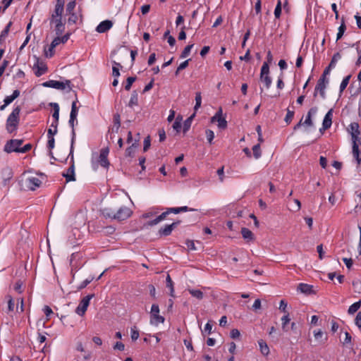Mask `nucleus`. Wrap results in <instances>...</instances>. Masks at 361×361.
Masks as SVG:
<instances>
[{
  "mask_svg": "<svg viewBox=\"0 0 361 361\" xmlns=\"http://www.w3.org/2000/svg\"><path fill=\"white\" fill-rule=\"evenodd\" d=\"M64 8L54 7L49 18L51 27H54L56 35H61L65 30V20H63Z\"/></svg>",
  "mask_w": 361,
  "mask_h": 361,
  "instance_id": "f257e3e1",
  "label": "nucleus"
},
{
  "mask_svg": "<svg viewBox=\"0 0 361 361\" xmlns=\"http://www.w3.org/2000/svg\"><path fill=\"white\" fill-rule=\"evenodd\" d=\"M20 111L21 107L17 106L8 115L6 122V129L8 133H13L17 130L20 123Z\"/></svg>",
  "mask_w": 361,
  "mask_h": 361,
  "instance_id": "f03ea898",
  "label": "nucleus"
},
{
  "mask_svg": "<svg viewBox=\"0 0 361 361\" xmlns=\"http://www.w3.org/2000/svg\"><path fill=\"white\" fill-rule=\"evenodd\" d=\"M109 153V147L102 148L100 150L99 155L98 157V159L97 160V163H94L92 161V168L94 171H97L98 169V164H99L101 166L108 169L110 165V162L108 160V154Z\"/></svg>",
  "mask_w": 361,
  "mask_h": 361,
  "instance_id": "7ed1b4c3",
  "label": "nucleus"
},
{
  "mask_svg": "<svg viewBox=\"0 0 361 361\" xmlns=\"http://www.w3.org/2000/svg\"><path fill=\"white\" fill-rule=\"evenodd\" d=\"M42 85L60 90H63L68 87V91L71 90V81L68 80H66L64 82L50 80L42 83Z\"/></svg>",
  "mask_w": 361,
  "mask_h": 361,
  "instance_id": "20e7f679",
  "label": "nucleus"
},
{
  "mask_svg": "<svg viewBox=\"0 0 361 361\" xmlns=\"http://www.w3.org/2000/svg\"><path fill=\"white\" fill-rule=\"evenodd\" d=\"M23 143V140L22 139H12L8 140L4 147V151L6 153H12V152H18L20 148V146Z\"/></svg>",
  "mask_w": 361,
  "mask_h": 361,
  "instance_id": "39448f33",
  "label": "nucleus"
},
{
  "mask_svg": "<svg viewBox=\"0 0 361 361\" xmlns=\"http://www.w3.org/2000/svg\"><path fill=\"white\" fill-rule=\"evenodd\" d=\"M269 66L268 63L264 62L260 73V80L265 85V87L269 89L272 83V80L271 77L269 75Z\"/></svg>",
  "mask_w": 361,
  "mask_h": 361,
  "instance_id": "423d86ee",
  "label": "nucleus"
},
{
  "mask_svg": "<svg viewBox=\"0 0 361 361\" xmlns=\"http://www.w3.org/2000/svg\"><path fill=\"white\" fill-rule=\"evenodd\" d=\"M151 320L152 324L158 325L160 323L164 322V317L159 315V307L157 304H153L151 307Z\"/></svg>",
  "mask_w": 361,
  "mask_h": 361,
  "instance_id": "0eeeda50",
  "label": "nucleus"
},
{
  "mask_svg": "<svg viewBox=\"0 0 361 361\" xmlns=\"http://www.w3.org/2000/svg\"><path fill=\"white\" fill-rule=\"evenodd\" d=\"M94 297V294L87 295L84 297L78 306L75 309V313L80 316H83L87 311V309L90 305V300Z\"/></svg>",
  "mask_w": 361,
  "mask_h": 361,
  "instance_id": "6e6552de",
  "label": "nucleus"
},
{
  "mask_svg": "<svg viewBox=\"0 0 361 361\" xmlns=\"http://www.w3.org/2000/svg\"><path fill=\"white\" fill-rule=\"evenodd\" d=\"M75 122L76 123V124L78 123L77 116L70 115V119H69L68 123H69L70 126L72 128V132H71L72 138H71V144L69 156L71 157L72 159H73V150H74L73 145H74L75 140V131L74 129Z\"/></svg>",
  "mask_w": 361,
  "mask_h": 361,
  "instance_id": "1a4fd4ad",
  "label": "nucleus"
},
{
  "mask_svg": "<svg viewBox=\"0 0 361 361\" xmlns=\"http://www.w3.org/2000/svg\"><path fill=\"white\" fill-rule=\"evenodd\" d=\"M131 214V209L126 206H123L121 207L116 212V219L118 221H123L129 218Z\"/></svg>",
  "mask_w": 361,
  "mask_h": 361,
  "instance_id": "9d476101",
  "label": "nucleus"
},
{
  "mask_svg": "<svg viewBox=\"0 0 361 361\" xmlns=\"http://www.w3.org/2000/svg\"><path fill=\"white\" fill-rule=\"evenodd\" d=\"M218 122V127L220 129H225L227 127V121L222 117V109H220L212 118V122Z\"/></svg>",
  "mask_w": 361,
  "mask_h": 361,
  "instance_id": "9b49d317",
  "label": "nucleus"
},
{
  "mask_svg": "<svg viewBox=\"0 0 361 361\" xmlns=\"http://www.w3.org/2000/svg\"><path fill=\"white\" fill-rule=\"evenodd\" d=\"M180 224V221H177L172 223L171 224L165 225L164 227L161 228L159 230V235H162V236H168V235H171L172 231L175 228H176L177 226L179 225Z\"/></svg>",
  "mask_w": 361,
  "mask_h": 361,
  "instance_id": "f8f14e48",
  "label": "nucleus"
},
{
  "mask_svg": "<svg viewBox=\"0 0 361 361\" xmlns=\"http://www.w3.org/2000/svg\"><path fill=\"white\" fill-rule=\"evenodd\" d=\"M49 105L54 109V113L52 114L54 121L51 123V127L54 128V130H57L59 119V106L57 103L54 102L50 103Z\"/></svg>",
  "mask_w": 361,
  "mask_h": 361,
  "instance_id": "ddd939ff",
  "label": "nucleus"
},
{
  "mask_svg": "<svg viewBox=\"0 0 361 361\" xmlns=\"http://www.w3.org/2000/svg\"><path fill=\"white\" fill-rule=\"evenodd\" d=\"M42 184V181L37 177H30L26 179V186L30 190H35Z\"/></svg>",
  "mask_w": 361,
  "mask_h": 361,
  "instance_id": "4468645a",
  "label": "nucleus"
},
{
  "mask_svg": "<svg viewBox=\"0 0 361 361\" xmlns=\"http://www.w3.org/2000/svg\"><path fill=\"white\" fill-rule=\"evenodd\" d=\"M113 26L111 20H106L102 21L96 27V31L99 33H104L110 30Z\"/></svg>",
  "mask_w": 361,
  "mask_h": 361,
  "instance_id": "2eb2a0df",
  "label": "nucleus"
},
{
  "mask_svg": "<svg viewBox=\"0 0 361 361\" xmlns=\"http://www.w3.org/2000/svg\"><path fill=\"white\" fill-rule=\"evenodd\" d=\"M57 133V130H51L49 129L47 130V137H48V142H47V147L49 149H52L55 146V140L54 137V135Z\"/></svg>",
  "mask_w": 361,
  "mask_h": 361,
  "instance_id": "dca6fc26",
  "label": "nucleus"
},
{
  "mask_svg": "<svg viewBox=\"0 0 361 361\" xmlns=\"http://www.w3.org/2000/svg\"><path fill=\"white\" fill-rule=\"evenodd\" d=\"M317 111V107H312L311 108L309 111L307 112L306 118L305 121L303 122L302 125L305 126H312L313 122L312 121V116L315 114Z\"/></svg>",
  "mask_w": 361,
  "mask_h": 361,
  "instance_id": "f3484780",
  "label": "nucleus"
},
{
  "mask_svg": "<svg viewBox=\"0 0 361 361\" xmlns=\"http://www.w3.org/2000/svg\"><path fill=\"white\" fill-rule=\"evenodd\" d=\"M327 85H328L327 83H322V82H317V85L314 89V96L316 97L317 92H319L320 96L323 99H325V97H326L325 90L326 88Z\"/></svg>",
  "mask_w": 361,
  "mask_h": 361,
  "instance_id": "a211bd4d",
  "label": "nucleus"
},
{
  "mask_svg": "<svg viewBox=\"0 0 361 361\" xmlns=\"http://www.w3.org/2000/svg\"><path fill=\"white\" fill-rule=\"evenodd\" d=\"M332 111H333V110L330 109L324 118L322 126L324 130L329 128L331 126Z\"/></svg>",
  "mask_w": 361,
  "mask_h": 361,
  "instance_id": "6ab92c4d",
  "label": "nucleus"
},
{
  "mask_svg": "<svg viewBox=\"0 0 361 361\" xmlns=\"http://www.w3.org/2000/svg\"><path fill=\"white\" fill-rule=\"evenodd\" d=\"M113 122H114V125H113L112 128H111V133H117L121 127V117L118 114H116L114 115ZM109 131H110V130H109Z\"/></svg>",
  "mask_w": 361,
  "mask_h": 361,
  "instance_id": "aec40b11",
  "label": "nucleus"
},
{
  "mask_svg": "<svg viewBox=\"0 0 361 361\" xmlns=\"http://www.w3.org/2000/svg\"><path fill=\"white\" fill-rule=\"evenodd\" d=\"M63 176L66 177V181H73L75 180V173H74V164L73 163L72 165L68 168L66 173H63Z\"/></svg>",
  "mask_w": 361,
  "mask_h": 361,
  "instance_id": "412c9836",
  "label": "nucleus"
},
{
  "mask_svg": "<svg viewBox=\"0 0 361 361\" xmlns=\"http://www.w3.org/2000/svg\"><path fill=\"white\" fill-rule=\"evenodd\" d=\"M352 153L358 165L361 164V152L359 150V146L353 145Z\"/></svg>",
  "mask_w": 361,
  "mask_h": 361,
  "instance_id": "4be33fe9",
  "label": "nucleus"
},
{
  "mask_svg": "<svg viewBox=\"0 0 361 361\" xmlns=\"http://www.w3.org/2000/svg\"><path fill=\"white\" fill-rule=\"evenodd\" d=\"M312 288L313 286L307 283H300L298 286V290H300L301 293H305V294H310L312 293Z\"/></svg>",
  "mask_w": 361,
  "mask_h": 361,
  "instance_id": "5701e85b",
  "label": "nucleus"
},
{
  "mask_svg": "<svg viewBox=\"0 0 361 361\" xmlns=\"http://www.w3.org/2000/svg\"><path fill=\"white\" fill-rule=\"evenodd\" d=\"M20 95V91L16 90L13 92L12 94L10 96H6L4 100V102L6 103V105H9L14 99L18 97Z\"/></svg>",
  "mask_w": 361,
  "mask_h": 361,
  "instance_id": "b1692460",
  "label": "nucleus"
},
{
  "mask_svg": "<svg viewBox=\"0 0 361 361\" xmlns=\"http://www.w3.org/2000/svg\"><path fill=\"white\" fill-rule=\"evenodd\" d=\"M241 234L243 235V238L245 240H254V235H253L252 232L247 228H243L241 229Z\"/></svg>",
  "mask_w": 361,
  "mask_h": 361,
  "instance_id": "393cba45",
  "label": "nucleus"
},
{
  "mask_svg": "<svg viewBox=\"0 0 361 361\" xmlns=\"http://www.w3.org/2000/svg\"><path fill=\"white\" fill-rule=\"evenodd\" d=\"M138 104V95L136 91H133L131 94V97L130 101L128 102V106L130 108H133L134 106H137Z\"/></svg>",
  "mask_w": 361,
  "mask_h": 361,
  "instance_id": "a878e982",
  "label": "nucleus"
},
{
  "mask_svg": "<svg viewBox=\"0 0 361 361\" xmlns=\"http://www.w3.org/2000/svg\"><path fill=\"white\" fill-rule=\"evenodd\" d=\"M258 343L262 354L264 355H268L269 353V348L266 342L263 340H260L258 341Z\"/></svg>",
  "mask_w": 361,
  "mask_h": 361,
  "instance_id": "bb28decb",
  "label": "nucleus"
},
{
  "mask_svg": "<svg viewBox=\"0 0 361 361\" xmlns=\"http://www.w3.org/2000/svg\"><path fill=\"white\" fill-rule=\"evenodd\" d=\"M348 130L350 135L360 134V131L359 130V124L357 122L351 123L348 126Z\"/></svg>",
  "mask_w": 361,
  "mask_h": 361,
  "instance_id": "cd10ccee",
  "label": "nucleus"
},
{
  "mask_svg": "<svg viewBox=\"0 0 361 361\" xmlns=\"http://www.w3.org/2000/svg\"><path fill=\"white\" fill-rule=\"evenodd\" d=\"M11 25H12V22L10 21L6 25L5 28L1 31V35H0V44L2 43L3 42H4V40L6 39V38L9 32V30H10Z\"/></svg>",
  "mask_w": 361,
  "mask_h": 361,
  "instance_id": "c85d7f7f",
  "label": "nucleus"
},
{
  "mask_svg": "<svg viewBox=\"0 0 361 361\" xmlns=\"http://www.w3.org/2000/svg\"><path fill=\"white\" fill-rule=\"evenodd\" d=\"M345 30H346V26L345 24V20H344V18H342L341 24L338 27V31L337 33L336 41L339 40L343 37Z\"/></svg>",
  "mask_w": 361,
  "mask_h": 361,
  "instance_id": "c756f323",
  "label": "nucleus"
},
{
  "mask_svg": "<svg viewBox=\"0 0 361 361\" xmlns=\"http://www.w3.org/2000/svg\"><path fill=\"white\" fill-rule=\"evenodd\" d=\"M361 306V300H359L358 302H356L351 305L348 310V312L349 314H355L360 307Z\"/></svg>",
  "mask_w": 361,
  "mask_h": 361,
  "instance_id": "7c9ffc66",
  "label": "nucleus"
},
{
  "mask_svg": "<svg viewBox=\"0 0 361 361\" xmlns=\"http://www.w3.org/2000/svg\"><path fill=\"white\" fill-rule=\"evenodd\" d=\"M166 287L170 288V295L171 297H174V288L173 283L169 274H167L166 279Z\"/></svg>",
  "mask_w": 361,
  "mask_h": 361,
  "instance_id": "2f4dec72",
  "label": "nucleus"
},
{
  "mask_svg": "<svg viewBox=\"0 0 361 361\" xmlns=\"http://www.w3.org/2000/svg\"><path fill=\"white\" fill-rule=\"evenodd\" d=\"M102 214L106 218H111L116 219V212L113 211L111 209L106 208L103 209Z\"/></svg>",
  "mask_w": 361,
  "mask_h": 361,
  "instance_id": "473e14b6",
  "label": "nucleus"
},
{
  "mask_svg": "<svg viewBox=\"0 0 361 361\" xmlns=\"http://www.w3.org/2000/svg\"><path fill=\"white\" fill-rule=\"evenodd\" d=\"M350 77H351V75H348L343 79V80L340 85V93H342L343 92V90L346 88L347 85L349 83Z\"/></svg>",
  "mask_w": 361,
  "mask_h": 361,
  "instance_id": "72a5a7b5",
  "label": "nucleus"
},
{
  "mask_svg": "<svg viewBox=\"0 0 361 361\" xmlns=\"http://www.w3.org/2000/svg\"><path fill=\"white\" fill-rule=\"evenodd\" d=\"M6 298L8 299V312H13L16 307L14 300L11 295H7Z\"/></svg>",
  "mask_w": 361,
  "mask_h": 361,
  "instance_id": "f704fd0d",
  "label": "nucleus"
},
{
  "mask_svg": "<svg viewBox=\"0 0 361 361\" xmlns=\"http://www.w3.org/2000/svg\"><path fill=\"white\" fill-rule=\"evenodd\" d=\"M188 291L193 297L199 300L203 298V293L200 290L188 289Z\"/></svg>",
  "mask_w": 361,
  "mask_h": 361,
  "instance_id": "c9c22d12",
  "label": "nucleus"
},
{
  "mask_svg": "<svg viewBox=\"0 0 361 361\" xmlns=\"http://www.w3.org/2000/svg\"><path fill=\"white\" fill-rule=\"evenodd\" d=\"M195 117V114H193L192 116H190L188 118H187L183 124V132L186 133L191 126V122L193 118Z\"/></svg>",
  "mask_w": 361,
  "mask_h": 361,
  "instance_id": "e433bc0d",
  "label": "nucleus"
},
{
  "mask_svg": "<svg viewBox=\"0 0 361 361\" xmlns=\"http://www.w3.org/2000/svg\"><path fill=\"white\" fill-rule=\"evenodd\" d=\"M119 67H122L119 63L114 61V66L112 68V75L115 78H118L120 75V72L118 70Z\"/></svg>",
  "mask_w": 361,
  "mask_h": 361,
  "instance_id": "4c0bfd02",
  "label": "nucleus"
},
{
  "mask_svg": "<svg viewBox=\"0 0 361 361\" xmlns=\"http://www.w3.org/2000/svg\"><path fill=\"white\" fill-rule=\"evenodd\" d=\"M252 151H253V155H254L255 158L259 159L262 155V152H261V149H260V144L259 143V144L254 145L252 147Z\"/></svg>",
  "mask_w": 361,
  "mask_h": 361,
  "instance_id": "58836bf2",
  "label": "nucleus"
},
{
  "mask_svg": "<svg viewBox=\"0 0 361 361\" xmlns=\"http://www.w3.org/2000/svg\"><path fill=\"white\" fill-rule=\"evenodd\" d=\"M47 71V68L44 64L37 65V71L35 72L37 76H40L44 74Z\"/></svg>",
  "mask_w": 361,
  "mask_h": 361,
  "instance_id": "ea45409f",
  "label": "nucleus"
},
{
  "mask_svg": "<svg viewBox=\"0 0 361 361\" xmlns=\"http://www.w3.org/2000/svg\"><path fill=\"white\" fill-rule=\"evenodd\" d=\"M201 104H202L201 93L196 92V94H195V105L194 107V109L195 111L201 106Z\"/></svg>",
  "mask_w": 361,
  "mask_h": 361,
  "instance_id": "a19ab883",
  "label": "nucleus"
},
{
  "mask_svg": "<svg viewBox=\"0 0 361 361\" xmlns=\"http://www.w3.org/2000/svg\"><path fill=\"white\" fill-rule=\"evenodd\" d=\"M193 46H194V44H191L186 46L180 54V58H182V59L186 58L190 54V52L192 48L193 47Z\"/></svg>",
  "mask_w": 361,
  "mask_h": 361,
  "instance_id": "79ce46f5",
  "label": "nucleus"
},
{
  "mask_svg": "<svg viewBox=\"0 0 361 361\" xmlns=\"http://www.w3.org/2000/svg\"><path fill=\"white\" fill-rule=\"evenodd\" d=\"M75 6H76L75 1H71L68 2L66 5V8L67 14L74 13L73 10H74Z\"/></svg>",
  "mask_w": 361,
  "mask_h": 361,
  "instance_id": "37998d69",
  "label": "nucleus"
},
{
  "mask_svg": "<svg viewBox=\"0 0 361 361\" xmlns=\"http://www.w3.org/2000/svg\"><path fill=\"white\" fill-rule=\"evenodd\" d=\"M341 58V55L339 52L334 54L331 61L329 63L330 67L334 68L337 61Z\"/></svg>",
  "mask_w": 361,
  "mask_h": 361,
  "instance_id": "c03bdc74",
  "label": "nucleus"
},
{
  "mask_svg": "<svg viewBox=\"0 0 361 361\" xmlns=\"http://www.w3.org/2000/svg\"><path fill=\"white\" fill-rule=\"evenodd\" d=\"M282 322V329L284 331H287L286 325L290 322L289 314L287 313L281 318Z\"/></svg>",
  "mask_w": 361,
  "mask_h": 361,
  "instance_id": "a18cd8bd",
  "label": "nucleus"
},
{
  "mask_svg": "<svg viewBox=\"0 0 361 361\" xmlns=\"http://www.w3.org/2000/svg\"><path fill=\"white\" fill-rule=\"evenodd\" d=\"M281 14V1L279 0L274 10V16L276 18H279Z\"/></svg>",
  "mask_w": 361,
  "mask_h": 361,
  "instance_id": "49530a36",
  "label": "nucleus"
},
{
  "mask_svg": "<svg viewBox=\"0 0 361 361\" xmlns=\"http://www.w3.org/2000/svg\"><path fill=\"white\" fill-rule=\"evenodd\" d=\"M77 102H78V99H76L75 101L73 102L72 105H71V111L70 115L78 116V108L76 106Z\"/></svg>",
  "mask_w": 361,
  "mask_h": 361,
  "instance_id": "de8ad7c7",
  "label": "nucleus"
},
{
  "mask_svg": "<svg viewBox=\"0 0 361 361\" xmlns=\"http://www.w3.org/2000/svg\"><path fill=\"white\" fill-rule=\"evenodd\" d=\"M136 80V77H128L126 80V84L125 85L126 90H130L133 83Z\"/></svg>",
  "mask_w": 361,
  "mask_h": 361,
  "instance_id": "09e8293b",
  "label": "nucleus"
},
{
  "mask_svg": "<svg viewBox=\"0 0 361 361\" xmlns=\"http://www.w3.org/2000/svg\"><path fill=\"white\" fill-rule=\"evenodd\" d=\"M294 114H295V112L292 110H290L289 109H287V114H286V116L285 117V121L287 123H290L291 122V121L293 120V116H294Z\"/></svg>",
  "mask_w": 361,
  "mask_h": 361,
  "instance_id": "8fccbe9b",
  "label": "nucleus"
},
{
  "mask_svg": "<svg viewBox=\"0 0 361 361\" xmlns=\"http://www.w3.org/2000/svg\"><path fill=\"white\" fill-rule=\"evenodd\" d=\"M94 279V277L93 276H91V277H89L88 279H86L85 280H84L80 284V286H78V289L79 290H81L84 288H85L89 283H91V281Z\"/></svg>",
  "mask_w": 361,
  "mask_h": 361,
  "instance_id": "3c124183",
  "label": "nucleus"
},
{
  "mask_svg": "<svg viewBox=\"0 0 361 361\" xmlns=\"http://www.w3.org/2000/svg\"><path fill=\"white\" fill-rule=\"evenodd\" d=\"M181 118H180L179 116H178L175 121V122L173 124V128L176 130L177 132H179L181 128Z\"/></svg>",
  "mask_w": 361,
  "mask_h": 361,
  "instance_id": "603ef678",
  "label": "nucleus"
},
{
  "mask_svg": "<svg viewBox=\"0 0 361 361\" xmlns=\"http://www.w3.org/2000/svg\"><path fill=\"white\" fill-rule=\"evenodd\" d=\"M205 133H206L207 141L210 144H212V141L214 138V133L212 130H207Z\"/></svg>",
  "mask_w": 361,
  "mask_h": 361,
  "instance_id": "864d4df0",
  "label": "nucleus"
},
{
  "mask_svg": "<svg viewBox=\"0 0 361 361\" xmlns=\"http://www.w3.org/2000/svg\"><path fill=\"white\" fill-rule=\"evenodd\" d=\"M139 338V331L135 326L131 328V338L136 341Z\"/></svg>",
  "mask_w": 361,
  "mask_h": 361,
  "instance_id": "5fc2aeb1",
  "label": "nucleus"
},
{
  "mask_svg": "<svg viewBox=\"0 0 361 361\" xmlns=\"http://www.w3.org/2000/svg\"><path fill=\"white\" fill-rule=\"evenodd\" d=\"M32 147V145L30 143L26 144L23 147L20 148L19 153H26L30 151Z\"/></svg>",
  "mask_w": 361,
  "mask_h": 361,
  "instance_id": "6e6d98bb",
  "label": "nucleus"
},
{
  "mask_svg": "<svg viewBox=\"0 0 361 361\" xmlns=\"http://www.w3.org/2000/svg\"><path fill=\"white\" fill-rule=\"evenodd\" d=\"M71 16L68 18V22L69 24L75 23L78 20V16L75 13H68Z\"/></svg>",
  "mask_w": 361,
  "mask_h": 361,
  "instance_id": "4d7b16f0",
  "label": "nucleus"
},
{
  "mask_svg": "<svg viewBox=\"0 0 361 361\" xmlns=\"http://www.w3.org/2000/svg\"><path fill=\"white\" fill-rule=\"evenodd\" d=\"M355 325L361 330V312H359L355 319Z\"/></svg>",
  "mask_w": 361,
  "mask_h": 361,
  "instance_id": "13d9d810",
  "label": "nucleus"
},
{
  "mask_svg": "<svg viewBox=\"0 0 361 361\" xmlns=\"http://www.w3.org/2000/svg\"><path fill=\"white\" fill-rule=\"evenodd\" d=\"M359 135H360V134H353V135H351L353 145H358L359 146V144H360V138H359Z\"/></svg>",
  "mask_w": 361,
  "mask_h": 361,
  "instance_id": "bf43d9fd",
  "label": "nucleus"
},
{
  "mask_svg": "<svg viewBox=\"0 0 361 361\" xmlns=\"http://www.w3.org/2000/svg\"><path fill=\"white\" fill-rule=\"evenodd\" d=\"M185 244L190 250H197L193 240H186Z\"/></svg>",
  "mask_w": 361,
  "mask_h": 361,
  "instance_id": "052dcab7",
  "label": "nucleus"
},
{
  "mask_svg": "<svg viewBox=\"0 0 361 361\" xmlns=\"http://www.w3.org/2000/svg\"><path fill=\"white\" fill-rule=\"evenodd\" d=\"M230 336L232 338L235 339V338H238L240 337V334L238 329H233L231 330V331L230 333Z\"/></svg>",
  "mask_w": 361,
  "mask_h": 361,
  "instance_id": "680f3d73",
  "label": "nucleus"
},
{
  "mask_svg": "<svg viewBox=\"0 0 361 361\" xmlns=\"http://www.w3.org/2000/svg\"><path fill=\"white\" fill-rule=\"evenodd\" d=\"M22 286L23 282L21 281H18L14 285V290L18 293H22Z\"/></svg>",
  "mask_w": 361,
  "mask_h": 361,
  "instance_id": "e2e57ef3",
  "label": "nucleus"
},
{
  "mask_svg": "<svg viewBox=\"0 0 361 361\" xmlns=\"http://www.w3.org/2000/svg\"><path fill=\"white\" fill-rule=\"evenodd\" d=\"M150 147V137L147 136L144 140L143 151L146 152Z\"/></svg>",
  "mask_w": 361,
  "mask_h": 361,
  "instance_id": "0e129e2a",
  "label": "nucleus"
},
{
  "mask_svg": "<svg viewBox=\"0 0 361 361\" xmlns=\"http://www.w3.org/2000/svg\"><path fill=\"white\" fill-rule=\"evenodd\" d=\"M191 59H187L185 60V61L182 62L179 66L178 67V71H180L185 68H186L188 66V63L189 61H190Z\"/></svg>",
  "mask_w": 361,
  "mask_h": 361,
  "instance_id": "69168bd1",
  "label": "nucleus"
},
{
  "mask_svg": "<svg viewBox=\"0 0 361 361\" xmlns=\"http://www.w3.org/2000/svg\"><path fill=\"white\" fill-rule=\"evenodd\" d=\"M54 54V48H51V44H50L47 51H45V56L47 58H51Z\"/></svg>",
  "mask_w": 361,
  "mask_h": 361,
  "instance_id": "338daca9",
  "label": "nucleus"
},
{
  "mask_svg": "<svg viewBox=\"0 0 361 361\" xmlns=\"http://www.w3.org/2000/svg\"><path fill=\"white\" fill-rule=\"evenodd\" d=\"M286 307H287V302H285V300H281L280 302V305H279V310L281 311H282L283 312L287 314V311H286Z\"/></svg>",
  "mask_w": 361,
  "mask_h": 361,
  "instance_id": "774afa93",
  "label": "nucleus"
}]
</instances>
